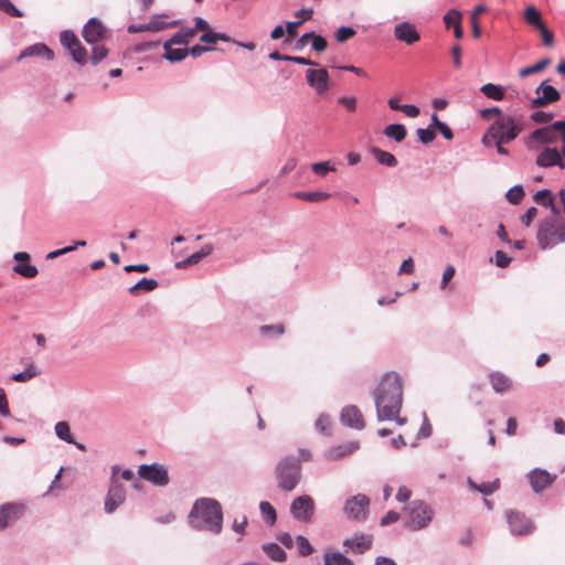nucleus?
<instances>
[{"label": "nucleus", "mask_w": 565, "mask_h": 565, "mask_svg": "<svg viewBox=\"0 0 565 565\" xmlns=\"http://www.w3.org/2000/svg\"><path fill=\"white\" fill-rule=\"evenodd\" d=\"M311 43L312 49L317 52H323L328 46L327 40L321 35L315 34L313 32L311 36Z\"/></svg>", "instance_id": "obj_53"}, {"label": "nucleus", "mask_w": 565, "mask_h": 565, "mask_svg": "<svg viewBox=\"0 0 565 565\" xmlns=\"http://www.w3.org/2000/svg\"><path fill=\"white\" fill-rule=\"evenodd\" d=\"M158 287V281L152 278H142L136 285L129 288V292L134 296L140 294V291H152Z\"/></svg>", "instance_id": "obj_32"}, {"label": "nucleus", "mask_w": 565, "mask_h": 565, "mask_svg": "<svg viewBox=\"0 0 565 565\" xmlns=\"http://www.w3.org/2000/svg\"><path fill=\"white\" fill-rule=\"evenodd\" d=\"M524 128V120L520 116L504 114L495 118L488 128L482 141H513Z\"/></svg>", "instance_id": "obj_3"}, {"label": "nucleus", "mask_w": 565, "mask_h": 565, "mask_svg": "<svg viewBox=\"0 0 565 565\" xmlns=\"http://www.w3.org/2000/svg\"><path fill=\"white\" fill-rule=\"evenodd\" d=\"M189 520L196 530H205L218 534L223 523L221 504L214 499H199L190 512Z\"/></svg>", "instance_id": "obj_2"}, {"label": "nucleus", "mask_w": 565, "mask_h": 565, "mask_svg": "<svg viewBox=\"0 0 565 565\" xmlns=\"http://www.w3.org/2000/svg\"><path fill=\"white\" fill-rule=\"evenodd\" d=\"M511 263V258L507 255V253L502 250H498L495 253V264L500 268H505Z\"/></svg>", "instance_id": "obj_58"}, {"label": "nucleus", "mask_w": 565, "mask_h": 565, "mask_svg": "<svg viewBox=\"0 0 565 565\" xmlns=\"http://www.w3.org/2000/svg\"><path fill=\"white\" fill-rule=\"evenodd\" d=\"M108 54V50L104 45H96L93 47L90 61L93 64H98Z\"/></svg>", "instance_id": "obj_50"}, {"label": "nucleus", "mask_w": 565, "mask_h": 565, "mask_svg": "<svg viewBox=\"0 0 565 565\" xmlns=\"http://www.w3.org/2000/svg\"><path fill=\"white\" fill-rule=\"evenodd\" d=\"M433 511L423 501H413L406 508V525L411 530H420L431 521Z\"/></svg>", "instance_id": "obj_6"}, {"label": "nucleus", "mask_w": 565, "mask_h": 565, "mask_svg": "<svg viewBox=\"0 0 565 565\" xmlns=\"http://www.w3.org/2000/svg\"><path fill=\"white\" fill-rule=\"evenodd\" d=\"M530 484L535 492H541L550 487L555 477L551 476L546 470L534 469L527 475Z\"/></svg>", "instance_id": "obj_20"}, {"label": "nucleus", "mask_w": 565, "mask_h": 565, "mask_svg": "<svg viewBox=\"0 0 565 565\" xmlns=\"http://www.w3.org/2000/svg\"><path fill=\"white\" fill-rule=\"evenodd\" d=\"M29 56H41L46 60H53L54 53L45 44L38 43V44H34V45L29 46L25 50H23L21 52V54L19 55L18 60H22V58L29 57Z\"/></svg>", "instance_id": "obj_24"}, {"label": "nucleus", "mask_w": 565, "mask_h": 565, "mask_svg": "<svg viewBox=\"0 0 565 565\" xmlns=\"http://www.w3.org/2000/svg\"><path fill=\"white\" fill-rule=\"evenodd\" d=\"M82 35L87 43L94 44L107 36V29L97 18H92L84 25Z\"/></svg>", "instance_id": "obj_15"}, {"label": "nucleus", "mask_w": 565, "mask_h": 565, "mask_svg": "<svg viewBox=\"0 0 565 565\" xmlns=\"http://www.w3.org/2000/svg\"><path fill=\"white\" fill-rule=\"evenodd\" d=\"M373 152L380 163L388 167H393L396 164V159L392 153L382 151L380 149H374Z\"/></svg>", "instance_id": "obj_45"}, {"label": "nucleus", "mask_w": 565, "mask_h": 565, "mask_svg": "<svg viewBox=\"0 0 565 565\" xmlns=\"http://www.w3.org/2000/svg\"><path fill=\"white\" fill-rule=\"evenodd\" d=\"M324 565H353V563L341 553H326Z\"/></svg>", "instance_id": "obj_41"}, {"label": "nucleus", "mask_w": 565, "mask_h": 565, "mask_svg": "<svg viewBox=\"0 0 565 565\" xmlns=\"http://www.w3.org/2000/svg\"><path fill=\"white\" fill-rule=\"evenodd\" d=\"M541 33L542 41L544 45L551 47L554 45V34L552 31H550L546 25L544 24L541 29H539Z\"/></svg>", "instance_id": "obj_55"}, {"label": "nucleus", "mask_w": 565, "mask_h": 565, "mask_svg": "<svg viewBox=\"0 0 565 565\" xmlns=\"http://www.w3.org/2000/svg\"><path fill=\"white\" fill-rule=\"evenodd\" d=\"M149 30L152 32H158L161 30H164L167 28H173L177 25L175 21H172L170 23L161 22L158 19H152L149 23Z\"/></svg>", "instance_id": "obj_54"}, {"label": "nucleus", "mask_w": 565, "mask_h": 565, "mask_svg": "<svg viewBox=\"0 0 565 565\" xmlns=\"http://www.w3.org/2000/svg\"><path fill=\"white\" fill-rule=\"evenodd\" d=\"M523 19L527 25L536 30L541 29L545 24L543 22L540 10L533 4H530L525 8Z\"/></svg>", "instance_id": "obj_27"}, {"label": "nucleus", "mask_w": 565, "mask_h": 565, "mask_svg": "<svg viewBox=\"0 0 565 565\" xmlns=\"http://www.w3.org/2000/svg\"><path fill=\"white\" fill-rule=\"evenodd\" d=\"M340 418L343 425L354 429H363L365 426L361 411L354 405L344 407L341 412Z\"/></svg>", "instance_id": "obj_19"}, {"label": "nucleus", "mask_w": 565, "mask_h": 565, "mask_svg": "<svg viewBox=\"0 0 565 565\" xmlns=\"http://www.w3.org/2000/svg\"><path fill=\"white\" fill-rule=\"evenodd\" d=\"M370 500L365 494H356L347 500L344 514L352 520H364L369 511Z\"/></svg>", "instance_id": "obj_9"}, {"label": "nucleus", "mask_w": 565, "mask_h": 565, "mask_svg": "<svg viewBox=\"0 0 565 565\" xmlns=\"http://www.w3.org/2000/svg\"><path fill=\"white\" fill-rule=\"evenodd\" d=\"M13 259L18 262L13 266V271L20 276L31 279L38 276L39 270L34 265L30 264L31 256L26 252H17L13 255Z\"/></svg>", "instance_id": "obj_16"}, {"label": "nucleus", "mask_w": 565, "mask_h": 565, "mask_svg": "<svg viewBox=\"0 0 565 565\" xmlns=\"http://www.w3.org/2000/svg\"><path fill=\"white\" fill-rule=\"evenodd\" d=\"M262 516L266 523L269 525H274L277 520V514L275 508L267 501H263L259 504Z\"/></svg>", "instance_id": "obj_38"}, {"label": "nucleus", "mask_w": 565, "mask_h": 565, "mask_svg": "<svg viewBox=\"0 0 565 565\" xmlns=\"http://www.w3.org/2000/svg\"><path fill=\"white\" fill-rule=\"evenodd\" d=\"M533 200L542 206L550 207L555 216L559 214V209L557 207L556 203L554 202V200L552 198V192L550 190L544 189V190L537 191L533 195Z\"/></svg>", "instance_id": "obj_28"}, {"label": "nucleus", "mask_w": 565, "mask_h": 565, "mask_svg": "<svg viewBox=\"0 0 565 565\" xmlns=\"http://www.w3.org/2000/svg\"><path fill=\"white\" fill-rule=\"evenodd\" d=\"M373 396L379 420H395L401 426L406 423V418L399 416L403 404V381L399 374H384Z\"/></svg>", "instance_id": "obj_1"}, {"label": "nucleus", "mask_w": 565, "mask_h": 565, "mask_svg": "<svg viewBox=\"0 0 565 565\" xmlns=\"http://www.w3.org/2000/svg\"><path fill=\"white\" fill-rule=\"evenodd\" d=\"M536 163L540 167L558 166L565 168V143L561 150L556 148H546L537 157Z\"/></svg>", "instance_id": "obj_13"}, {"label": "nucleus", "mask_w": 565, "mask_h": 565, "mask_svg": "<svg viewBox=\"0 0 565 565\" xmlns=\"http://www.w3.org/2000/svg\"><path fill=\"white\" fill-rule=\"evenodd\" d=\"M260 332L263 334L273 333L275 335H280L285 332V328L282 324H274V326H262Z\"/></svg>", "instance_id": "obj_57"}, {"label": "nucleus", "mask_w": 565, "mask_h": 565, "mask_svg": "<svg viewBox=\"0 0 565 565\" xmlns=\"http://www.w3.org/2000/svg\"><path fill=\"white\" fill-rule=\"evenodd\" d=\"M297 199L308 201V202H320L328 200L331 195L327 192L316 191V192H296L294 194Z\"/></svg>", "instance_id": "obj_37"}, {"label": "nucleus", "mask_w": 565, "mask_h": 565, "mask_svg": "<svg viewBox=\"0 0 565 565\" xmlns=\"http://www.w3.org/2000/svg\"><path fill=\"white\" fill-rule=\"evenodd\" d=\"M555 131H559L562 141H565V121H555L551 126L539 128L531 132L530 138L532 141H554Z\"/></svg>", "instance_id": "obj_17"}, {"label": "nucleus", "mask_w": 565, "mask_h": 565, "mask_svg": "<svg viewBox=\"0 0 565 565\" xmlns=\"http://www.w3.org/2000/svg\"><path fill=\"white\" fill-rule=\"evenodd\" d=\"M196 34V29H182L175 33L170 40L172 43L186 45Z\"/></svg>", "instance_id": "obj_40"}, {"label": "nucleus", "mask_w": 565, "mask_h": 565, "mask_svg": "<svg viewBox=\"0 0 565 565\" xmlns=\"http://www.w3.org/2000/svg\"><path fill=\"white\" fill-rule=\"evenodd\" d=\"M359 449L358 441H349L338 447L330 448L327 452V458L331 460L340 459Z\"/></svg>", "instance_id": "obj_26"}, {"label": "nucleus", "mask_w": 565, "mask_h": 565, "mask_svg": "<svg viewBox=\"0 0 565 565\" xmlns=\"http://www.w3.org/2000/svg\"><path fill=\"white\" fill-rule=\"evenodd\" d=\"M297 546L298 552L301 556H308L312 554L313 547L311 546L310 542L302 535H298L297 539Z\"/></svg>", "instance_id": "obj_46"}, {"label": "nucleus", "mask_w": 565, "mask_h": 565, "mask_svg": "<svg viewBox=\"0 0 565 565\" xmlns=\"http://www.w3.org/2000/svg\"><path fill=\"white\" fill-rule=\"evenodd\" d=\"M0 9L12 17L20 18L23 15L22 12L9 0H0Z\"/></svg>", "instance_id": "obj_51"}, {"label": "nucleus", "mask_w": 565, "mask_h": 565, "mask_svg": "<svg viewBox=\"0 0 565 565\" xmlns=\"http://www.w3.org/2000/svg\"><path fill=\"white\" fill-rule=\"evenodd\" d=\"M55 433H56L57 437L61 438L62 440H65L70 444L74 443L72 434H71L70 425L66 422H58L55 425Z\"/></svg>", "instance_id": "obj_43"}, {"label": "nucleus", "mask_w": 565, "mask_h": 565, "mask_svg": "<svg viewBox=\"0 0 565 565\" xmlns=\"http://www.w3.org/2000/svg\"><path fill=\"white\" fill-rule=\"evenodd\" d=\"M126 499V492L122 484H120L115 478H113L106 500L105 511L113 513Z\"/></svg>", "instance_id": "obj_14"}, {"label": "nucleus", "mask_w": 565, "mask_h": 565, "mask_svg": "<svg viewBox=\"0 0 565 565\" xmlns=\"http://www.w3.org/2000/svg\"><path fill=\"white\" fill-rule=\"evenodd\" d=\"M355 35V30L350 26H341L335 32V39L338 42H345L347 40Z\"/></svg>", "instance_id": "obj_49"}, {"label": "nucleus", "mask_w": 565, "mask_h": 565, "mask_svg": "<svg viewBox=\"0 0 565 565\" xmlns=\"http://www.w3.org/2000/svg\"><path fill=\"white\" fill-rule=\"evenodd\" d=\"M315 502L309 495L296 498L290 505L291 515L301 522H310L315 514Z\"/></svg>", "instance_id": "obj_8"}, {"label": "nucleus", "mask_w": 565, "mask_h": 565, "mask_svg": "<svg viewBox=\"0 0 565 565\" xmlns=\"http://www.w3.org/2000/svg\"><path fill=\"white\" fill-rule=\"evenodd\" d=\"M455 267L454 266H448L444 274H443V278H441V284H440V288L441 289H445L446 286L448 285V282L454 278L455 276Z\"/></svg>", "instance_id": "obj_60"}, {"label": "nucleus", "mask_w": 565, "mask_h": 565, "mask_svg": "<svg viewBox=\"0 0 565 565\" xmlns=\"http://www.w3.org/2000/svg\"><path fill=\"white\" fill-rule=\"evenodd\" d=\"M412 491L406 487H399L396 493V500L399 502H406L411 499Z\"/></svg>", "instance_id": "obj_64"}, {"label": "nucleus", "mask_w": 565, "mask_h": 565, "mask_svg": "<svg viewBox=\"0 0 565 565\" xmlns=\"http://www.w3.org/2000/svg\"><path fill=\"white\" fill-rule=\"evenodd\" d=\"M551 64L550 58H542L539 62H536L534 65L521 68L519 71V76L524 78L526 76H530L532 74H536L540 72H543L548 65Z\"/></svg>", "instance_id": "obj_33"}, {"label": "nucleus", "mask_w": 565, "mask_h": 565, "mask_svg": "<svg viewBox=\"0 0 565 565\" xmlns=\"http://www.w3.org/2000/svg\"><path fill=\"white\" fill-rule=\"evenodd\" d=\"M383 134L388 139L402 141L406 138L407 130L406 127L402 124H392L385 127Z\"/></svg>", "instance_id": "obj_31"}, {"label": "nucleus", "mask_w": 565, "mask_h": 565, "mask_svg": "<svg viewBox=\"0 0 565 565\" xmlns=\"http://www.w3.org/2000/svg\"><path fill=\"white\" fill-rule=\"evenodd\" d=\"M308 84L316 89L318 94H323L329 89V73L326 68L308 70L306 72Z\"/></svg>", "instance_id": "obj_18"}, {"label": "nucleus", "mask_w": 565, "mask_h": 565, "mask_svg": "<svg viewBox=\"0 0 565 565\" xmlns=\"http://www.w3.org/2000/svg\"><path fill=\"white\" fill-rule=\"evenodd\" d=\"M265 553L275 562L286 561L285 551L277 544L270 543L264 546Z\"/></svg>", "instance_id": "obj_39"}, {"label": "nucleus", "mask_w": 565, "mask_h": 565, "mask_svg": "<svg viewBox=\"0 0 565 565\" xmlns=\"http://www.w3.org/2000/svg\"><path fill=\"white\" fill-rule=\"evenodd\" d=\"M507 520L514 535H526L534 529L532 522L523 513L514 510L507 512Z\"/></svg>", "instance_id": "obj_12"}, {"label": "nucleus", "mask_w": 565, "mask_h": 565, "mask_svg": "<svg viewBox=\"0 0 565 565\" xmlns=\"http://www.w3.org/2000/svg\"><path fill=\"white\" fill-rule=\"evenodd\" d=\"M22 514V507L19 504L7 503L0 507V530L4 529L9 522L14 521Z\"/></svg>", "instance_id": "obj_22"}, {"label": "nucleus", "mask_w": 565, "mask_h": 565, "mask_svg": "<svg viewBox=\"0 0 565 565\" xmlns=\"http://www.w3.org/2000/svg\"><path fill=\"white\" fill-rule=\"evenodd\" d=\"M535 94L537 97L531 102V106L533 108L545 107L561 99L559 92L553 86L548 85L547 81H544L540 86L536 87Z\"/></svg>", "instance_id": "obj_11"}, {"label": "nucleus", "mask_w": 565, "mask_h": 565, "mask_svg": "<svg viewBox=\"0 0 565 565\" xmlns=\"http://www.w3.org/2000/svg\"><path fill=\"white\" fill-rule=\"evenodd\" d=\"M416 134L419 141H433L436 138V131L433 127L419 128Z\"/></svg>", "instance_id": "obj_52"}, {"label": "nucleus", "mask_w": 565, "mask_h": 565, "mask_svg": "<svg viewBox=\"0 0 565 565\" xmlns=\"http://www.w3.org/2000/svg\"><path fill=\"white\" fill-rule=\"evenodd\" d=\"M278 487L285 491H291L297 486L300 475V463L289 457L280 460L276 468Z\"/></svg>", "instance_id": "obj_5"}, {"label": "nucleus", "mask_w": 565, "mask_h": 565, "mask_svg": "<svg viewBox=\"0 0 565 565\" xmlns=\"http://www.w3.org/2000/svg\"><path fill=\"white\" fill-rule=\"evenodd\" d=\"M524 191L523 188L520 185H515L507 192V199L512 204H519L522 201Z\"/></svg>", "instance_id": "obj_47"}, {"label": "nucleus", "mask_w": 565, "mask_h": 565, "mask_svg": "<svg viewBox=\"0 0 565 565\" xmlns=\"http://www.w3.org/2000/svg\"><path fill=\"white\" fill-rule=\"evenodd\" d=\"M490 383L497 393H505L512 388V381L501 372L490 374Z\"/></svg>", "instance_id": "obj_25"}, {"label": "nucleus", "mask_w": 565, "mask_h": 565, "mask_svg": "<svg viewBox=\"0 0 565 565\" xmlns=\"http://www.w3.org/2000/svg\"><path fill=\"white\" fill-rule=\"evenodd\" d=\"M312 171L321 177H324L328 172L333 171L334 167L330 161L316 162L311 166Z\"/></svg>", "instance_id": "obj_48"}, {"label": "nucleus", "mask_w": 565, "mask_h": 565, "mask_svg": "<svg viewBox=\"0 0 565 565\" xmlns=\"http://www.w3.org/2000/svg\"><path fill=\"white\" fill-rule=\"evenodd\" d=\"M537 242L541 248H550L565 242V220L561 217L546 218L540 223Z\"/></svg>", "instance_id": "obj_4"}, {"label": "nucleus", "mask_w": 565, "mask_h": 565, "mask_svg": "<svg viewBox=\"0 0 565 565\" xmlns=\"http://www.w3.org/2000/svg\"><path fill=\"white\" fill-rule=\"evenodd\" d=\"M462 14L458 10H450L444 17V22L447 28H455L456 25L461 24Z\"/></svg>", "instance_id": "obj_44"}, {"label": "nucleus", "mask_w": 565, "mask_h": 565, "mask_svg": "<svg viewBox=\"0 0 565 565\" xmlns=\"http://www.w3.org/2000/svg\"><path fill=\"white\" fill-rule=\"evenodd\" d=\"M173 45L177 43H172L171 40H168L164 45V57L170 62H179L182 61L188 54L186 49H173Z\"/></svg>", "instance_id": "obj_30"}, {"label": "nucleus", "mask_w": 565, "mask_h": 565, "mask_svg": "<svg viewBox=\"0 0 565 565\" xmlns=\"http://www.w3.org/2000/svg\"><path fill=\"white\" fill-rule=\"evenodd\" d=\"M138 475L154 486L163 487L169 483L168 470L159 463L141 465Z\"/></svg>", "instance_id": "obj_10"}, {"label": "nucleus", "mask_w": 565, "mask_h": 565, "mask_svg": "<svg viewBox=\"0 0 565 565\" xmlns=\"http://www.w3.org/2000/svg\"><path fill=\"white\" fill-rule=\"evenodd\" d=\"M60 41L61 44L67 49L68 53L72 55V58L81 64L84 65L87 62V51L82 45L81 41L76 36V34L73 31L66 30L63 31L60 34Z\"/></svg>", "instance_id": "obj_7"}, {"label": "nucleus", "mask_w": 565, "mask_h": 565, "mask_svg": "<svg viewBox=\"0 0 565 565\" xmlns=\"http://www.w3.org/2000/svg\"><path fill=\"white\" fill-rule=\"evenodd\" d=\"M38 374H39V371H38L36 366L33 363H31L28 365V367L23 372L13 374L12 380L14 382H28V381L32 380L33 377H35Z\"/></svg>", "instance_id": "obj_42"}, {"label": "nucleus", "mask_w": 565, "mask_h": 565, "mask_svg": "<svg viewBox=\"0 0 565 565\" xmlns=\"http://www.w3.org/2000/svg\"><path fill=\"white\" fill-rule=\"evenodd\" d=\"M481 92L488 98L493 100H502L504 98V89L501 86L494 85L492 83L484 84L481 87Z\"/></svg>", "instance_id": "obj_35"}, {"label": "nucleus", "mask_w": 565, "mask_h": 565, "mask_svg": "<svg viewBox=\"0 0 565 565\" xmlns=\"http://www.w3.org/2000/svg\"><path fill=\"white\" fill-rule=\"evenodd\" d=\"M213 252V246L211 244H205L199 252L193 253L188 258L182 262L175 264L178 268H184L186 266L195 265L204 257L209 256Z\"/></svg>", "instance_id": "obj_29"}, {"label": "nucleus", "mask_w": 565, "mask_h": 565, "mask_svg": "<svg viewBox=\"0 0 565 565\" xmlns=\"http://www.w3.org/2000/svg\"><path fill=\"white\" fill-rule=\"evenodd\" d=\"M399 520V513L395 511H388L381 520V525L386 526Z\"/></svg>", "instance_id": "obj_61"}, {"label": "nucleus", "mask_w": 565, "mask_h": 565, "mask_svg": "<svg viewBox=\"0 0 565 565\" xmlns=\"http://www.w3.org/2000/svg\"><path fill=\"white\" fill-rule=\"evenodd\" d=\"M402 113L409 118H416L419 115V108L415 105H403Z\"/></svg>", "instance_id": "obj_63"}, {"label": "nucleus", "mask_w": 565, "mask_h": 565, "mask_svg": "<svg viewBox=\"0 0 565 565\" xmlns=\"http://www.w3.org/2000/svg\"><path fill=\"white\" fill-rule=\"evenodd\" d=\"M316 427L323 434H328L331 427V420L328 416L321 415L316 422Z\"/></svg>", "instance_id": "obj_56"}, {"label": "nucleus", "mask_w": 565, "mask_h": 565, "mask_svg": "<svg viewBox=\"0 0 565 565\" xmlns=\"http://www.w3.org/2000/svg\"><path fill=\"white\" fill-rule=\"evenodd\" d=\"M469 484L473 490L481 492L484 495H490L500 488V480L495 479L491 482H482L480 484L469 480Z\"/></svg>", "instance_id": "obj_34"}, {"label": "nucleus", "mask_w": 565, "mask_h": 565, "mask_svg": "<svg viewBox=\"0 0 565 565\" xmlns=\"http://www.w3.org/2000/svg\"><path fill=\"white\" fill-rule=\"evenodd\" d=\"M394 35L398 41L405 42L408 45L418 42L420 39L416 28L408 22L397 24L394 29Z\"/></svg>", "instance_id": "obj_21"}, {"label": "nucleus", "mask_w": 565, "mask_h": 565, "mask_svg": "<svg viewBox=\"0 0 565 565\" xmlns=\"http://www.w3.org/2000/svg\"><path fill=\"white\" fill-rule=\"evenodd\" d=\"M487 11V8L483 4H478L473 9L470 15V23L472 28V34L475 38H479L481 35V29L479 25V17Z\"/></svg>", "instance_id": "obj_36"}, {"label": "nucleus", "mask_w": 565, "mask_h": 565, "mask_svg": "<svg viewBox=\"0 0 565 565\" xmlns=\"http://www.w3.org/2000/svg\"><path fill=\"white\" fill-rule=\"evenodd\" d=\"M537 215V209L532 206L530 207L526 213L522 216V223L525 225V226H530V224L532 223V221L536 217Z\"/></svg>", "instance_id": "obj_62"}, {"label": "nucleus", "mask_w": 565, "mask_h": 565, "mask_svg": "<svg viewBox=\"0 0 565 565\" xmlns=\"http://www.w3.org/2000/svg\"><path fill=\"white\" fill-rule=\"evenodd\" d=\"M343 545L355 553L362 554L371 547L372 537L366 535H356L352 539L344 540Z\"/></svg>", "instance_id": "obj_23"}, {"label": "nucleus", "mask_w": 565, "mask_h": 565, "mask_svg": "<svg viewBox=\"0 0 565 565\" xmlns=\"http://www.w3.org/2000/svg\"><path fill=\"white\" fill-rule=\"evenodd\" d=\"M339 104L345 107L349 111H354L356 109V98L355 97H340Z\"/></svg>", "instance_id": "obj_59"}]
</instances>
